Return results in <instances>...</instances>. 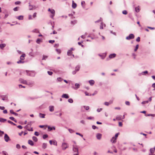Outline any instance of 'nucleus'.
Masks as SVG:
<instances>
[{"instance_id":"19","label":"nucleus","mask_w":155,"mask_h":155,"mask_svg":"<svg viewBox=\"0 0 155 155\" xmlns=\"http://www.w3.org/2000/svg\"><path fill=\"white\" fill-rule=\"evenodd\" d=\"M89 82L91 86H92L94 83V81L93 80H90L89 81Z\"/></svg>"},{"instance_id":"17","label":"nucleus","mask_w":155,"mask_h":155,"mask_svg":"<svg viewBox=\"0 0 155 155\" xmlns=\"http://www.w3.org/2000/svg\"><path fill=\"white\" fill-rule=\"evenodd\" d=\"M83 108H84L86 110H88L89 109V107L88 106H84L81 107L82 110H83Z\"/></svg>"},{"instance_id":"4","label":"nucleus","mask_w":155,"mask_h":155,"mask_svg":"<svg viewBox=\"0 0 155 155\" xmlns=\"http://www.w3.org/2000/svg\"><path fill=\"white\" fill-rule=\"evenodd\" d=\"M134 38V35L132 34H130L128 36H127L126 37V39L127 40H129L130 39H132Z\"/></svg>"},{"instance_id":"11","label":"nucleus","mask_w":155,"mask_h":155,"mask_svg":"<svg viewBox=\"0 0 155 155\" xmlns=\"http://www.w3.org/2000/svg\"><path fill=\"white\" fill-rule=\"evenodd\" d=\"M102 134L100 133H98L96 135V137L98 140H100L101 138Z\"/></svg>"},{"instance_id":"34","label":"nucleus","mask_w":155,"mask_h":155,"mask_svg":"<svg viewBox=\"0 0 155 155\" xmlns=\"http://www.w3.org/2000/svg\"><path fill=\"white\" fill-rule=\"evenodd\" d=\"M9 119L12 120H13L14 121H15V122H17V121H16V120H15V119L14 118L12 117H9Z\"/></svg>"},{"instance_id":"12","label":"nucleus","mask_w":155,"mask_h":155,"mask_svg":"<svg viewBox=\"0 0 155 155\" xmlns=\"http://www.w3.org/2000/svg\"><path fill=\"white\" fill-rule=\"evenodd\" d=\"M61 97L62 98L68 99L69 98V96L68 94H64L62 95Z\"/></svg>"},{"instance_id":"7","label":"nucleus","mask_w":155,"mask_h":155,"mask_svg":"<svg viewBox=\"0 0 155 155\" xmlns=\"http://www.w3.org/2000/svg\"><path fill=\"white\" fill-rule=\"evenodd\" d=\"M52 14L50 15V17L52 19H54V17L55 14V11L53 9H51V10L50 12Z\"/></svg>"},{"instance_id":"33","label":"nucleus","mask_w":155,"mask_h":155,"mask_svg":"<svg viewBox=\"0 0 155 155\" xmlns=\"http://www.w3.org/2000/svg\"><path fill=\"white\" fill-rule=\"evenodd\" d=\"M135 10L137 12H139L140 11V9L139 8V6H138L137 7H136L135 8Z\"/></svg>"},{"instance_id":"22","label":"nucleus","mask_w":155,"mask_h":155,"mask_svg":"<svg viewBox=\"0 0 155 155\" xmlns=\"http://www.w3.org/2000/svg\"><path fill=\"white\" fill-rule=\"evenodd\" d=\"M45 114H42L41 113H40L39 114V116L41 118H44L45 117Z\"/></svg>"},{"instance_id":"55","label":"nucleus","mask_w":155,"mask_h":155,"mask_svg":"<svg viewBox=\"0 0 155 155\" xmlns=\"http://www.w3.org/2000/svg\"><path fill=\"white\" fill-rule=\"evenodd\" d=\"M102 110V109L101 108H98L97 109V111L98 112H100Z\"/></svg>"},{"instance_id":"53","label":"nucleus","mask_w":155,"mask_h":155,"mask_svg":"<svg viewBox=\"0 0 155 155\" xmlns=\"http://www.w3.org/2000/svg\"><path fill=\"white\" fill-rule=\"evenodd\" d=\"M56 51H57V53L59 54H60L61 53V51L59 49H56Z\"/></svg>"},{"instance_id":"3","label":"nucleus","mask_w":155,"mask_h":155,"mask_svg":"<svg viewBox=\"0 0 155 155\" xmlns=\"http://www.w3.org/2000/svg\"><path fill=\"white\" fill-rule=\"evenodd\" d=\"M68 146V144L66 143H63L62 145V149L65 150Z\"/></svg>"},{"instance_id":"50","label":"nucleus","mask_w":155,"mask_h":155,"mask_svg":"<svg viewBox=\"0 0 155 155\" xmlns=\"http://www.w3.org/2000/svg\"><path fill=\"white\" fill-rule=\"evenodd\" d=\"M16 147L18 149H19L21 147L19 144H18L16 145Z\"/></svg>"},{"instance_id":"58","label":"nucleus","mask_w":155,"mask_h":155,"mask_svg":"<svg viewBox=\"0 0 155 155\" xmlns=\"http://www.w3.org/2000/svg\"><path fill=\"white\" fill-rule=\"evenodd\" d=\"M21 3V2L20 1H17L15 2V5H19Z\"/></svg>"},{"instance_id":"10","label":"nucleus","mask_w":155,"mask_h":155,"mask_svg":"<svg viewBox=\"0 0 155 155\" xmlns=\"http://www.w3.org/2000/svg\"><path fill=\"white\" fill-rule=\"evenodd\" d=\"M49 110L50 112H53L54 110V107L53 106L51 105L49 107Z\"/></svg>"},{"instance_id":"52","label":"nucleus","mask_w":155,"mask_h":155,"mask_svg":"<svg viewBox=\"0 0 155 155\" xmlns=\"http://www.w3.org/2000/svg\"><path fill=\"white\" fill-rule=\"evenodd\" d=\"M29 55L30 56L34 57V54L32 52H30L29 54Z\"/></svg>"},{"instance_id":"48","label":"nucleus","mask_w":155,"mask_h":155,"mask_svg":"<svg viewBox=\"0 0 155 155\" xmlns=\"http://www.w3.org/2000/svg\"><path fill=\"white\" fill-rule=\"evenodd\" d=\"M52 144H53V145H54L57 146V141L55 140L53 141Z\"/></svg>"},{"instance_id":"43","label":"nucleus","mask_w":155,"mask_h":155,"mask_svg":"<svg viewBox=\"0 0 155 155\" xmlns=\"http://www.w3.org/2000/svg\"><path fill=\"white\" fill-rule=\"evenodd\" d=\"M68 130L71 133H72L74 132V131L71 129H68Z\"/></svg>"},{"instance_id":"27","label":"nucleus","mask_w":155,"mask_h":155,"mask_svg":"<svg viewBox=\"0 0 155 155\" xmlns=\"http://www.w3.org/2000/svg\"><path fill=\"white\" fill-rule=\"evenodd\" d=\"M32 139L35 142H37L38 141V139L37 137L35 136L32 137Z\"/></svg>"},{"instance_id":"39","label":"nucleus","mask_w":155,"mask_h":155,"mask_svg":"<svg viewBox=\"0 0 155 155\" xmlns=\"http://www.w3.org/2000/svg\"><path fill=\"white\" fill-rule=\"evenodd\" d=\"M48 137V136L47 134H44L43 135V138L44 139H45L46 138Z\"/></svg>"},{"instance_id":"26","label":"nucleus","mask_w":155,"mask_h":155,"mask_svg":"<svg viewBox=\"0 0 155 155\" xmlns=\"http://www.w3.org/2000/svg\"><path fill=\"white\" fill-rule=\"evenodd\" d=\"M85 2L84 1H82L81 2V5H82V7L83 8H85Z\"/></svg>"},{"instance_id":"25","label":"nucleus","mask_w":155,"mask_h":155,"mask_svg":"<svg viewBox=\"0 0 155 155\" xmlns=\"http://www.w3.org/2000/svg\"><path fill=\"white\" fill-rule=\"evenodd\" d=\"M77 6V4L74 3V1H72V7L73 8H75Z\"/></svg>"},{"instance_id":"23","label":"nucleus","mask_w":155,"mask_h":155,"mask_svg":"<svg viewBox=\"0 0 155 155\" xmlns=\"http://www.w3.org/2000/svg\"><path fill=\"white\" fill-rule=\"evenodd\" d=\"M5 46L6 44H0V47L2 49H3Z\"/></svg>"},{"instance_id":"24","label":"nucleus","mask_w":155,"mask_h":155,"mask_svg":"<svg viewBox=\"0 0 155 155\" xmlns=\"http://www.w3.org/2000/svg\"><path fill=\"white\" fill-rule=\"evenodd\" d=\"M121 117L122 116L120 115L117 116L116 117V120H121Z\"/></svg>"},{"instance_id":"31","label":"nucleus","mask_w":155,"mask_h":155,"mask_svg":"<svg viewBox=\"0 0 155 155\" xmlns=\"http://www.w3.org/2000/svg\"><path fill=\"white\" fill-rule=\"evenodd\" d=\"M47 146V144L46 143H44L42 144V148L44 149H45Z\"/></svg>"},{"instance_id":"14","label":"nucleus","mask_w":155,"mask_h":155,"mask_svg":"<svg viewBox=\"0 0 155 155\" xmlns=\"http://www.w3.org/2000/svg\"><path fill=\"white\" fill-rule=\"evenodd\" d=\"M48 131H51L52 130H55V127H51L50 126H48Z\"/></svg>"},{"instance_id":"30","label":"nucleus","mask_w":155,"mask_h":155,"mask_svg":"<svg viewBox=\"0 0 155 155\" xmlns=\"http://www.w3.org/2000/svg\"><path fill=\"white\" fill-rule=\"evenodd\" d=\"M6 121V119L3 118H0V122H4Z\"/></svg>"},{"instance_id":"45","label":"nucleus","mask_w":155,"mask_h":155,"mask_svg":"<svg viewBox=\"0 0 155 155\" xmlns=\"http://www.w3.org/2000/svg\"><path fill=\"white\" fill-rule=\"evenodd\" d=\"M148 102H149V101H143L141 103H142V104H145L148 103Z\"/></svg>"},{"instance_id":"60","label":"nucleus","mask_w":155,"mask_h":155,"mask_svg":"<svg viewBox=\"0 0 155 155\" xmlns=\"http://www.w3.org/2000/svg\"><path fill=\"white\" fill-rule=\"evenodd\" d=\"M84 93L86 96H91V94L89 95V93L87 91H85Z\"/></svg>"},{"instance_id":"64","label":"nucleus","mask_w":155,"mask_h":155,"mask_svg":"<svg viewBox=\"0 0 155 155\" xmlns=\"http://www.w3.org/2000/svg\"><path fill=\"white\" fill-rule=\"evenodd\" d=\"M18 7H15V8L13 9V10H14V11H17L18 10Z\"/></svg>"},{"instance_id":"35","label":"nucleus","mask_w":155,"mask_h":155,"mask_svg":"<svg viewBox=\"0 0 155 155\" xmlns=\"http://www.w3.org/2000/svg\"><path fill=\"white\" fill-rule=\"evenodd\" d=\"M48 58V56L45 55H43L42 58V60H45Z\"/></svg>"},{"instance_id":"63","label":"nucleus","mask_w":155,"mask_h":155,"mask_svg":"<svg viewBox=\"0 0 155 155\" xmlns=\"http://www.w3.org/2000/svg\"><path fill=\"white\" fill-rule=\"evenodd\" d=\"M39 134V133L38 132L36 131L35 133V135L36 136H38Z\"/></svg>"},{"instance_id":"2","label":"nucleus","mask_w":155,"mask_h":155,"mask_svg":"<svg viewBox=\"0 0 155 155\" xmlns=\"http://www.w3.org/2000/svg\"><path fill=\"white\" fill-rule=\"evenodd\" d=\"M26 71L27 74L28 76L31 77H34L35 75V73L34 71Z\"/></svg>"},{"instance_id":"61","label":"nucleus","mask_w":155,"mask_h":155,"mask_svg":"<svg viewBox=\"0 0 155 155\" xmlns=\"http://www.w3.org/2000/svg\"><path fill=\"white\" fill-rule=\"evenodd\" d=\"M136 41L137 42H139L140 41V37H138L136 39Z\"/></svg>"},{"instance_id":"18","label":"nucleus","mask_w":155,"mask_h":155,"mask_svg":"<svg viewBox=\"0 0 155 155\" xmlns=\"http://www.w3.org/2000/svg\"><path fill=\"white\" fill-rule=\"evenodd\" d=\"M116 56V54L114 53L110 54L109 56V58H114Z\"/></svg>"},{"instance_id":"59","label":"nucleus","mask_w":155,"mask_h":155,"mask_svg":"<svg viewBox=\"0 0 155 155\" xmlns=\"http://www.w3.org/2000/svg\"><path fill=\"white\" fill-rule=\"evenodd\" d=\"M55 42L54 40H50L49 41V42L50 43L52 44Z\"/></svg>"},{"instance_id":"41","label":"nucleus","mask_w":155,"mask_h":155,"mask_svg":"<svg viewBox=\"0 0 155 155\" xmlns=\"http://www.w3.org/2000/svg\"><path fill=\"white\" fill-rule=\"evenodd\" d=\"M122 13L123 14L125 15H126L127 14V12L126 10L123 11L122 12Z\"/></svg>"},{"instance_id":"20","label":"nucleus","mask_w":155,"mask_h":155,"mask_svg":"<svg viewBox=\"0 0 155 155\" xmlns=\"http://www.w3.org/2000/svg\"><path fill=\"white\" fill-rule=\"evenodd\" d=\"M25 54H23L20 57V60H23L25 59Z\"/></svg>"},{"instance_id":"49","label":"nucleus","mask_w":155,"mask_h":155,"mask_svg":"<svg viewBox=\"0 0 155 155\" xmlns=\"http://www.w3.org/2000/svg\"><path fill=\"white\" fill-rule=\"evenodd\" d=\"M4 134V132L0 130V137L2 136Z\"/></svg>"},{"instance_id":"40","label":"nucleus","mask_w":155,"mask_h":155,"mask_svg":"<svg viewBox=\"0 0 155 155\" xmlns=\"http://www.w3.org/2000/svg\"><path fill=\"white\" fill-rule=\"evenodd\" d=\"M8 122L10 124H13L14 125H15H15H16V124H15L14 123L12 122V121H11L10 120H8Z\"/></svg>"},{"instance_id":"32","label":"nucleus","mask_w":155,"mask_h":155,"mask_svg":"<svg viewBox=\"0 0 155 155\" xmlns=\"http://www.w3.org/2000/svg\"><path fill=\"white\" fill-rule=\"evenodd\" d=\"M150 153L151 154H153L154 153V150L153 148H151L150 149Z\"/></svg>"},{"instance_id":"42","label":"nucleus","mask_w":155,"mask_h":155,"mask_svg":"<svg viewBox=\"0 0 155 155\" xmlns=\"http://www.w3.org/2000/svg\"><path fill=\"white\" fill-rule=\"evenodd\" d=\"M63 80V79L60 77L57 78V81H58L61 82Z\"/></svg>"},{"instance_id":"1","label":"nucleus","mask_w":155,"mask_h":155,"mask_svg":"<svg viewBox=\"0 0 155 155\" xmlns=\"http://www.w3.org/2000/svg\"><path fill=\"white\" fill-rule=\"evenodd\" d=\"M119 134V133H117L115 134V136L113 137L110 139V141L113 143H115L116 142V139Z\"/></svg>"},{"instance_id":"54","label":"nucleus","mask_w":155,"mask_h":155,"mask_svg":"<svg viewBox=\"0 0 155 155\" xmlns=\"http://www.w3.org/2000/svg\"><path fill=\"white\" fill-rule=\"evenodd\" d=\"M87 119H89V120H91V119H93V120H94V117H89L87 118Z\"/></svg>"},{"instance_id":"29","label":"nucleus","mask_w":155,"mask_h":155,"mask_svg":"<svg viewBox=\"0 0 155 155\" xmlns=\"http://www.w3.org/2000/svg\"><path fill=\"white\" fill-rule=\"evenodd\" d=\"M32 32L38 33L39 32V31L38 29H35L32 31Z\"/></svg>"},{"instance_id":"21","label":"nucleus","mask_w":155,"mask_h":155,"mask_svg":"<svg viewBox=\"0 0 155 155\" xmlns=\"http://www.w3.org/2000/svg\"><path fill=\"white\" fill-rule=\"evenodd\" d=\"M80 68V66L79 65H78L75 67V70L77 72L79 70Z\"/></svg>"},{"instance_id":"28","label":"nucleus","mask_w":155,"mask_h":155,"mask_svg":"<svg viewBox=\"0 0 155 155\" xmlns=\"http://www.w3.org/2000/svg\"><path fill=\"white\" fill-rule=\"evenodd\" d=\"M72 51H71V50H69L67 52V55L68 56H71L72 55Z\"/></svg>"},{"instance_id":"13","label":"nucleus","mask_w":155,"mask_h":155,"mask_svg":"<svg viewBox=\"0 0 155 155\" xmlns=\"http://www.w3.org/2000/svg\"><path fill=\"white\" fill-rule=\"evenodd\" d=\"M80 87V84H79L76 83L75 84V87H73V88L75 90H77Z\"/></svg>"},{"instance_id":"16","label":"nucleus","mask_w":155,"mask_h":155,"mask_svg":"<svg viewBox=\"0 0 155 155\" xmlns=\"http://www.w3.org/2000/svg\"><path fill=\"white\" fill-rule=\"evenodd\" d=\"M16 18L18 19L19 20H22L23 19L24 17L22 15H20L18 16H16Z\"/></svg>"},{"instance_id":"44","label":"nucleus","mask_w":155,"mask_h":155,"mask_svg":"<svg viewBox=\"0 0 155 155\" xmlns=\"http://www.w3.org/2000/svg\"><path fill=\"white\" fill-rule=\"evenodd\" d=\"M138 47H139V45H136V47H135V48L134 50V51H136L138 49Z\"/></svg>"},{"instance_id":"51","label":"nucleus","mask_w":155,"mask_h":155,"mask_svg":"<svg viewBox=\"0 0 155 155\" xmlns=\"http://www.w3.org/2000/svg\"><path fill=\"white\" fill-rule=\"evenodd\" d=\"M103 22H101V25L100 27V28L101 29H103Z\"/></svg>"},{"instance_id":"15","label":"nucleus","mask_w":155,"mask_h":155,"mask_svg":"<svg viewBox=\"0 0 155 155\" xmlns=\"http://www.w3.org/2000/svg\"><path fill=\"white\" fill-rule=\"evenodd\" d=\"M28 143L31 146H33L34 145V143L33 141L31 140H28Z\"/></svg>"},{"instance_id":"6","label":"nucleus","mask_w":155,"mask_h":155,"mask_svg":"<svg viewBox=\"0 0 155 155\" xmlns=\"http://www.w3.org/2000/svg\"><path fill=\"white\" fill-rule=\"evenodd\" d=\"M4 140L6 142H8L10 140L9 137L7 134H5L4 136Z\"/></svg>"},{"instance_id":"46","label":"nucleus","mask_w":155,"mask_h":155,"mask_svg":"<svg viewBox=\"0 0 155 155\" xmlns=\"http://www.w3.org/2000/svg\"><path fill=\"white\" fill-rule=\"evenodd\" d=\"M24 62V61H22L21 60L17 62L18 64L23 63Z\"/></svg>"},{"instance_id":"38","label":"nucleus","mask_w":155,"mask_h":155,"mask_svg":"<svg viewBox=\"0 0 155 155\" xmlns=\"http://www.w3.org/2000/svg\"><path fill=\"white\" fill-rule=\"evenodd\" d=\"M68 101L71 103H72L73 102V99L71 98H70L68 99Z\"/></svg>"},{"instance_id":"9","label":"nucleus","mask_w":155,"mask_h":155,"mask_svg":"<svg viewBox=\"0 0 155 155\" xmlns=\"http://www.w3.org/2000/svg\"><path fill=\"white\" fill-rule=\"evenodd\" d=\"M19 81L21 83L27 84V81L26 80L22 79H19Z\"/></svg>"},{"instance_id":"36","label":"nucleus","mask_w":155,"mask_h":155,"mask_svg":"<svg viewBox=\"0 0 155 155\" xmlns=\"http://www.w3.org/2000/svg\"><path fill=\"white\" fill-rule=\"evenodd\" d=\"M29 10H31L33 9V6L32 5L30 4V3H29Z\"/></svg>"},{"instance_id":"5","label":"nucleus","mask_w":155,"mask_h":155,"mask_svg":"<svg viewBox=\"0 0 155 155\" xmlns=\"http://www.w3.org/2000/svg\"><path fill=\"white\" fill-rule=\"evenodd\" d=\"M73 151L74 152H78V149L77 145H73Z\"/></svg>"},{"instance_id":"47","label":"nucleus","mask_w":155,"mask_h":155,"mask_svg":"<svg viewBox=\"0 0 155 155\" xmlns=\"http://www.w3.org/2000/svg\"><path fill=\"white\" fill-rule=\"evenodd\" d=\"M102 21V18H100L99 20H98L95 21V23H98L100 21Z\"/></svg>"},{"instance_id":"62","label":"nucleus","mask_w":155,"mask_h":155,"mask_svg":"<svg viewBox=\"0 0 155 155\" xmlns=\"http://www.w3.org/2000/svg\"><path fill=\"white\" fill-rule=\"evenodd\" d=\"M41 41V39H37V40L36 41V42L38 44H39Z\"/></svg>"},{"instance_id":"57","label":"nucleus","mask_w":155,"mask_h":155,"mask_svg":"<svg viewBox=\"0 0 155 155\" xmlns=\"http://www.w3.org/2000/svg\"><path fill=\"white\" fill-rule=\"evenodd\" d=\"M104 104L107 106H108L110 104L108 102H104Z\"/></svg>"},{"instance_id":"37","label":"nucleus","mask_w":155,"mask_h":155,"mask_svg":"<svg viewBox=\"0 0 155 155\" xmlns=\"http://www.w3.org/2000/svg\"><path fill=\"white\" fill-rule=\"evenodd\" d=\"M148 73V71H143L141 72V73L139 74V75H140V74H147Z\"/></svg>"},{"instance_id":"8","label":"nucleus","mask_w":155,"mask_h":155,"mask_svg":"<svg viewBox=\"0 0 155 155\" xmlns=\"http://www.w3.org/2000/svg\"><path fill=\"white\" fill-rule=\"evenodd\" d=\"M34 84V81H30L29 82H27V85H28L31 87Z\"/></svg>"},{"instance_id":"56","label":"nucleus","mask_w":155,"mask_h":155,"mask_svg":"<svg viewBox=\"0 0 155 155\" xmlns=\"http://www.w3.org/2000/svg\"><path fill=\"white\" fill-rule=\"evenodd\" d=\"M48 73L49 75H51L52 74L53 72L51 71H48Z\"/></svg>"}]
</instances>
